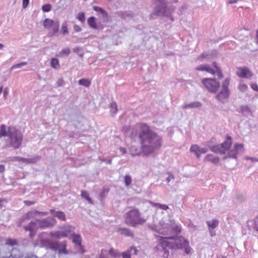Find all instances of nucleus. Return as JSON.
Instances as JSON below:
<instances>
[{
    "instance_id": "nucleus-1",
    "label": "nucleus",
    "mask_w": 258,
    "mask_h": 258,
    "mask_svg": "<svg viewBox=\"0 0 258 258\" xmlns=\"http://www.w3.org/2000/svg\"><path fill=\"white\" fill-rule=\"evenodd\" d=\"M139 140L141 144L140 149L132 146L129 149L133 156L139 155L141 151L146 156L153 154L161 148L162 144V137L151 130L146 124H143L140 126Z\"/></svg>"
},
{
    "instance_id": "nucleus-2",
    "label": "nucleus",
    "mask_w": 258,
    "mask_h": 258,
    "mask_svg": "<svg viewBox=\"0 0 258 258\" xmlns=\"http://www.w3.org/2000/svg\"><path fill=\"white\" fill-rule=\"evenodd\" d=\"M159 242L162 247L165 253H168L166 248L180 249L188 245V241L182 236H160Z\"/></svg>"
},
{
    "instance_id": "nucleus-3",
    "label": "nucleus",
    "mask_w": 258,
    "mask_h": 258,
    "mask_svg": "<svg viewBox=\"0 0 258 258\" xmlns=\"http://www.w3.org/2000/svg\"><path fill=\"white\" fill-rule=\"evenodd\" d=\"M157 4L154 9V14L160 16H164L169 18L172 22L174 18L172 14L175 12V7L172 3H177L178 0H157Z\"/></svg>"
},
{
    "instance_id": "nucleus-4",
    "label": "nucleus",
    "mask_w": 258,
    "mask_h": 258,
    "mask_svg": "<svg viewBox=\"0 0 258 258\" xmlns=\"http://www.w3.org/2000/svg\"><path fill=\"white\" fill-rule=\"evenodd\" d=\"M124 220L126 225L136 227L138 225L144 224L147 220V217H142L140 211L137 208H134L125 213Z\"/></svg>"
},
{
    "instance_id": "nucleus-5",
    "label": "nucleus",
    "mask_w": 258,
    "mask_h": 258,
    "mask_svg": "<svg viewBox=\"0 0 258 258\" xmlns=\"http://www.w3.org/2000/svg\"><path fill=\"white\" fill-rule=\"evenodd\" d=\"M7 136L9 138V146L16 149L21 145L23 136L15 127L11 126L7 128Z\"/></svg>"
},
{
    "instance_id": "nucleus-6",
    "label": "nucleus",
    "mask_w": 258,
    "mask_h": 258,
    "mask_svg": "<svg viewBox=\"0 0 258 258\" xmlns=\"http://www.w3.org/2000/svg\"><path fill=\"white\" fill-rule=\"evenodd\" d=\"M153 229L157 231L159 234L163 235H171L176 234L180 232V228L170 221L165 223L164 221L160 222L159 228L153 227Z\"/></svg>"
},
{
    "instance_id": "nucleus-7",
    "label": "nucleus",
    "mask_w": 258,
    "mask_h": 258,
    "mask_svg": "<svg viewBox=\"0 0 258 258\" xmlns=\"http://www.w3.org/2000/svg\"><path fill=\"white\" fill-rule=\"evenodd\" d=\"M232 145V138L227 135L226 140L222 144L214 146H209L210 150L215 153L221 155L225 154Z\"/></svg>"
},
{
    "instance_id": "nucleus-8",
    "label": "nucleus",
    "mask_w": 258,
    "mask_h": 258,
    "mask_svg": "<svg viewBox=\"0 0 258 258\" xmlns=\"http://www.w3.org/2000/svg\"><path fill=\"white\" fill-rule=\"evenodd\" d=\"M230 79L227 78L224 80L222 84V89L216 96V98L222 103H224L226 99L229 98L230 91L228 87Z\"/></svg>"
},
{
    "instance_id": "nucleus-9",
    "label": "nucleus",
    "mask_w": 258,
    "mask_h": 258,
    "mask_svg": "<svg viewBox=\"0 0 258 258\" xmlns=\"http://www.w3.org/2000/svg\"><path fill=\"white\" fill-rule=\"evenodd\" d=\"M202 82L207 90L212 93H217L220 86V82L215 79L204 78Z\"/></svg>"
},
{
    "instance_id": "nucleus-10",
    "label": "nucleus",
    "mask_w": 258,
    "mask_h": 258,
    "mask_svg": "<svg viewBox=\"0 0 258 258\" xmlns=\"http://www.w3.org/2000/svg\"><path fill=\"white\" fill-rule=\"evenodd\" d=\"M244 151V149L243 144L236 143L234 145V148L229 151L227 153V155L224 156L223 159L225 160L228 158L236 159L237 154L239 153H242Z\"/></svg>"
},
{
    "instance_id": "nucleus-11",
    "label": "nucleus",
    "mask_w": 258,
    "mask_h": 258,
    "mask_svg": "<svg viewBox=\"0 0 258 258\" xmlns=\"http://www.w3.org/2000/svg\"><path fill=\"white\" fill-rule=\"evenodd\" d=\"M38 226L41 229L52 228L56 223V220L51 217H48L43 219H37Z\"/></svg>"
},
{
    "instance_id": "nucleus-12",
    "label": "nucleus",
    "mask_w": 258,
    "mask_h": 258,
    "mask_svg": "<svg viewBox=\"0 0 258 258\" xmlns=\"http://www.w3.org/2000/svg\"><path fill=\"white\" fill-rule=\"evenodd\" d=\"M38 224L36 220L30 222L27 225L23 226V227L25 231H30L29 236L32 238L35 235L37 229L39 228Z\"/></svg>"
},
{
    "instance_id": "nucleus-13",
    "label": "nucleus",
    "mask_w": 258,
    "mask_h": 258,
    "mask_svg": "<svg viewBox=\"0 0 258 258\" xmlns=\"http://www.w3.org/2000/svg\"><path fill=\"white\" fill-rule=\"evenodd\" d=\"M236 75L241 78H249L252 76L251 72L246 67L238 68Z\"/></svg>"
},
{
    "instance_id": "nucleus-14",
    "label": "nucleus",
    "mask_w": 258,
    "mask_h": 258,
    "mask_svg": "<svg viewBox=\"0 0 258 258\" xmlns=\"http://www.w3.org/2000/svg\"><path fill=\"white\" fill-rule=\"evenodd\" d=\"M72 238L73 243L78 247L79 251L81 253H84V251L82 245V238L80 235L73 233L72 235Z\"/></svg>"
},
{
    "instance_id": "nucleus-15",
    "label": "nucleus",
    "mask_w": 258,
    "mask_h": 258,
    "mask_svg": "<svg viewBox=\"0 0 258 258\" xmlns=\"http://www.w3.org/2000/svg\"><path fill=\"white\" fill-rule=\"evenodd\" d=\"M24 253L17 247L13 248L11 250V253L8 258H24Z\"/></svg>"
},
{
    "instance_id": "nucleus-16",
    "label": "nucleus",
    "mask_w": 258,
    "mask_h": 258,
    "mask_svg": "<svg viewBox=\"0 0 258 258\" xmlns=\"http://www.w3.org/2000/svg\"><path fill=\"white\" fill-rule=\"evenodd\" d=\"M51 27L52 29L48 32V36L49 37H52L54 36H57L58 35V30L59 28V23L58 21H56L54 24Z\"/></svg>"
},
{
    "instance_id": "nucleus-17",
    "label": "nucleus",
    "mask_w": 258,
    "mask_h": 258,
    "mask_svg": "<svg viewBox=\"0 0 258 258\" xmlns=\"http://www.w3.org/2000/svg\"><path fill=\"white\" fill-rule=\"evenodd\" d=\"M72 125L76 129H81L83 126L82 118L79 116H75L73 119Z\"/></svg>"
},
{
    "instance_id": "nucleus-18",
    "label": "nucleus",
    "mask_w": 258,
    "mask_h": 258,
    "mask_svg": "<svg viewBox=\"0 0 258 258\" xmlns=\"http://www.w3.org/2000/svg\"><path fill=\"white\" fill-rule=\"evenodd\" d=\"M50 213L54 217H57L58 219L62 221H66V215L62 211H55L54 209L50 210Z\"/></svg>"
},
{
    "instance_id": "nucleus-19",
    "label": "nucleus",
    "mask_w": 258,
    "mask_h": 258,
    "mask_svg": "<svg viewBox=\"0 0 258 258\" xmlns=\"http://www.w3.org/2000/svg\"><path fill=\"white\" fill-rule=\"evenodd\" d=\"M117 232L120 234L123 235L127 237H134V234L132 231L128 228H119L117 229Z\"/></svg>"
},
{
    "instance_id": "nucleus-20",
    "label": "nucleus",
    "mask_w": 258,
    "mask_h": 258,
    "mask_svg": "<svg viewBox=\"0 0 258 258\" xmlns=\"http://www.w3.org/2000/svg\"><path fill=\"white\" fill-rule=\"evenodd\" d=\"M202 105L201 102L199 101H195L193 102H191L190 103L185 104L182 108L183 109H187V108H199L201 107Z\"/></svg>"
},
{
    "instance_id": "nucleus-21",
    "label": "nucleus",
    "mask_w": 258,
    "mask_h": 258,
    "mask_svg": "<svg viewBox=\"0 0 258 258\" xmlns=\"http://www.w3.org/2000/svg\"><path fill=\"white\" fill-rule=\"evenodd\" d=\"M93 10L96 12L101 13L102 15L103 18L106 21H108V15L107 13L100 7L97 6H94Z\"/></svg>"
},
{
    "instance_id": "nucleus-22",
    "label": "nucleus",
    "mask_w": 258,
    "mask_h": 258,
    "mask_svg": "<svg viewBox=\"0 0 258 258\" xmlns=\"http://www.w3.org/2000/svg\"><path fill=\"white\" fill-rule=\"evenodd\" d=\"M206 223L209 229H214L218 226L219 221L216 219H213L211 221H207Z\"/></svg>"
},
{
    "instance_id": "nucleus-23",
    "label": "nucleus",
    "mask_w": 258,
    "mask_h": 258,
    "mask_svg": "<svg viewBox=\"0 0 258 258\" xmlns=\"http://www.w3.org/2000/svg\"><path fill=\"white\" fill-rule=\"evenodd\" d=\"M205 160L216 164L219 162V158L218 157L214 156L212 154H208L205 157Z\"/></svg>"
},
{
    "instance_id": "nucleus-24",
    "label": "nucleus",
    "mask_w": 258,
    "mask_h": 258,
    "mask_svg": "<svg viewBox=\"0 0 258 258\" xmlns=\"http://www.w3.org/2000/svg\"><path fill=\"white\" fill-rule=\"evenodd\" d=\"M41 157L38 155L35 156L32 158H25L24 163L27 164H34L40 161Z\"/></svg>"
},
{
    "instance_id": "nucleus-25",
    "label": "nucleus",
    "mask_w": 258,
    "mask_h": 258,
    "mask_svg": "<svg viewBox=\"0 0 258 258\" xmlns=\"http://www.w3.org/2000/svg\"><path fill=\"white\" fill-rule=\"evenodd\" d=\"M240 111L245 116H247L251 114L250 108L247 105H242L240 107Z\"/></svg>"
},
{
    "instance_id": "nucleus-26",
    "label": "nucleus",
    "mask_w": 258,
    "mask_h": 258,
    "mask_svg": "<svg viewBox=\"0 0 258 258\" xmlns=\"http://www.w3.org/2000/svg\"><path fill=\"white\" fill-rule=\"evenodd\" d=\"M50 235L51 236L60 238L61 237H64L67 236V234L65 231H57V232H51Z\"/></svg>"
},
{
    "instance_id": "nucleus-27",
    "label": "nucleus",
    "mask_w": 258,
    "mask_h": 258,
    "mask_svg": "<svg viewBox=\"0 0 258 258\" xmlns=\"http://www.w3.org/2000/svg\"><path fill=\"white\" fill-rule=\"evenodd\" d=\"M55 23L53 20L46 18L43 21V25L45 28L49 29Z\"/></svg>"
},
{
    "instance_id": "nucleus-28",
    "label": "nucleus",
    "mask_w": 258,
    "mask_h": 258,
    "mask_svg": "<svg viewBox=\"0 0 258 258\" xmlns=\"http://www.w3.org/2000/svg\"><path fill=\"white\" fill-rule=\"evenodd\" d=\"M109 108L110 109V113L111 115L114 116L116 114L117 111V106L116 102H112L109 106Z\"/></svg>"
},
{
    "instance_id": "nucleus-29",
    "label": "nucleus",
    "mask_w": 258,
    "mask_h": 258,
    "mask_svg": "<svg viewBox=\"0 0 258 258\" xmlns=\"http://www.w3.org/2000/svg\"><path fill=\"white\" fill-rule=\"evenodd\" d=\"M50 66L53 69H59L60 67L59 60L56 58H52L50 61Z\"/></svg>"
},
{
    "instance_id": "nucleus-30",
    "label": "nucleus",
    "mask_w": 258,
    "mask_h": 258,
    "mask_svg": "<svg viewBox=\"0 0 258 258\" xmlns=\"http://www.w3.org/2000/svg\"><path fill=\"white\" fill-rule=\"evenodd\" d=\"M88 25L93 29H97V26L95 21V18L91 17L88 19Z\"/></svg>"
},
{
    "instance_id": "nucleus-31",
    "label": "nucleus",
    "mask_w": 258,
    "mask_h": 258,
    "mask_svg": "<svg viewBox=\"0 0 258 258\" xmlns=\"http://www.w3.org/2000/svg\"><path fill=\"white\" fill-rule=\"evenodd\" d=\"M91 83V81L89 79H82L79 81V84L80 85H82L86 87H89Z\"/></svg>"
},
{
    "instance_id": "nucleus-32",
    "label": "nucleus",
    "mask_w": 258,
    "mask_h": 258,
    "mask_svg": "<svg viewBox=\"0 0 258 258\" xmlns=\"http://www.w3.org/2000/svg\"><path fill=\"white\" fill-rule=\"evenodd\" d=\"M48 246L51 250L56 251L59 249V245L57 242H49L48 244Z\"/></svg>"
},
{
    "instance_id": "nucleus-33",
    "label": "nucleus",
    "mask_w": 258,
    "mask_h": 258,
    "mask_svg": "<svg viewBox=\"0 0 258 258\" xmlns=\"http://www.w3.org/2000/svg\"><path fill=\"white\" fill-rule=\"evenodd\" d=\"M200 147L197 145H192L190 147V151L191 152L194 153L199 158V152Z\"/></svg>"
},
{
    "instance_id": "nucleus-34",
    "label": "nucleus",
    "mask_w": 258,
    "mask_h": 258,
    "mask_svg": "<svg viewBox=\"0 0 258 258\" xmlns=\"http://www.w3.org/2000/svg\"><path fill=\"white\" fill-rule=\"evenodd\" d=\"M73 52L77 53L80 57H83L84 53L82 51V48L80 47H75L73 49Z\"/></svg>"
},
{
    "instance_id": "nucleus-35",
    "label": "nucleus",
    "mask_w": 258,
    "mask_h": 258,
    "mask_svg": "<svg viewBox=\"0 0 258 258\" xmlns=\"http://www.w3.org/2000/svg\"><path fill=\"white\" fill-rule=\"evenodd\" d=\"M7 126L2 124L0 127V138L2 137H7Z\"/></svg>"
},
{
    "instance_id": "nucleus-36",
    "label": "nucleus",
    "mask_w": 258,
    "mask_h": 258,
    "mask_svg": "<svg viewBox=\"0 0 258 258\" xmlns=\"http://www.w3.org/2000/svg\"><path fill=\"white\" fill-rule=\"evenodd\" d=\"M29 220L28 219H27V217L26 216V214L23 215L18 220L17 222V225L19 227L22 226V223L26 222V221Z\"/></svg>"
},
{
    "instance_id": "nucleus-37",
    "label": "nucleus",
    "mask_w": 258,
    "mask_h": 258,
    "mask_svg": "<svg viewBox=\"0 0 258 258\" xmlns=\"http://www.w3.org/2000/svg\"><path fill=\"white\" fill-rule=\"evenodd\" d=\"M36 213H39L38 211L37 210H34V211H30L27 212L26 214L27 217V219L28 220H30L31 219H34L35 218V215H36Z\"/></svg>"
},
{
    "instance_id": "nucleus-38",
    "label": "nucleus",
    "mask_w": 258,
    "mask_h": 258,
    "mask_svg": "<svg viewBox=\"0 0 258 258\" xmlns=\"http://www.w3.org/2000/svg\"><path fill=\"white\" fill-rule=\"evenodd\" d=\"M81 197L86 199L87 201H88L90 203H92V201L91 199L90 198L89 194L86 191H82Z\"/></svg>"
},
{
    "instance_id": "nucleus-39",
    "label": "nucleus",
    "mask_w": 258,
    "mask_h": 258,
    "mask_svg": "<svg viewBox=\"0 0 258 258\" xmlns=\"http://www.w3.org/2000/svg\"><path fill=\"white\" fill-rule=\"evenodd\" d=\"M71 53V50L69 48H65L61 50L59 52V56H62L63 55L68 56Z\"/></svg>"
},
{
    "instance_id": "nucleus-40",
    "label": "nucleus",
    "mask_w": 258,
    "mask_h": 258,
    "mask_svg": "<svg viewBox=\"0 0 258 258\" xmlns=\"http://www.w3.org/2000/svg\"><path fill=\"white\" fill-rule=\"evenodd\" d=\"M6 244L10 246H14L17 245V241L14 239L9 238L7 239L6 241Z\"/></svg>"
},
{
    "instance_id": "nucleus-41",
    "label": "nucleus",
    "mask_w": 258,
    "mask_h": 258,
    "mask_svg": "<svg viewBox=\"0 0 258 258\" xmlns=\"http://www.w3.org/2000/svg\"><path fill=\"white\" fill-rule=\"evenodd\" d=\"M187 9V6L186 4H183L181 5V6L179 8L178 12H177V14H178V15L180 16V15H182L184 11H185V10Z\"/></svg>"
},
{
    "instance_id": "nucleus-42",
    "label": "nucleus",
    "mask_w": 258,
    "mask_h": 258,
    "mask_svg": "<svg viewBox=\"0 0 258 258\" xmlns=\"http://www.w3.org/2000/svg\"><path fill=\"white\" fill-rule=\"evenodd\" d=\"M118 15L122 19H125L127 17H131L132 14L126 12H119Z\"/></svg>"
},
{
    "instance_id": "nucleus-43",
    "label": "nucleus",
    "mask_w": 258,
    "mask_h": 258,
    "mask_svg": "<svg viewBox=\"0 0 258 258\" xmlns=\"http://www.w3.org/2000/svg\"><path fill=\"white\" fill-rule=\"evenodd\" d=\"M132 181V179L131 176L128 175H126L124 176V183L126 186H128L131 184Z\"/></svg>"
},
{
    "instance_id": "nucleus-44",
    "label": "nucleus",
    "mask_w": 258,
    "mask_h": 258,
    "mask_svg": "<svg viewBox=\"0 0 258 258\" xmlns=\"http://www.w3.org/2000/svg\"><path fill=\"white\" fill-rule=\"evenodd\" d=\"M61 32L63 35H66L69 33L67 24L66 22H64L62 24Z\"/></svg>"
},
{
    "instance_id": "nucleus-45",
    "label": "nucleus",
    "mask_w": 258,
    "mask_h": 258,
    "mask_svg": "<svg viewBox=\"0 0 258 258\" xmlns=\"http://www.w3.org/2000/svg\"><path fill=\"white\" fill-rule=\"evenodd\" d=\"M51 9V6L50 4L44 5L42 7V10L44 12H48Z\"/></svg>"
},
{
    "instance_id": "nucleus-46",
    "label": "nucleus",
    "mask_w": 258,
    "mask_h": 258,
    "mask_svg": "<svg viewBox=\"0 0 258 258\" xmlns=\"http://www.w3.org/2000/svg\"><path fill=\"white\" fill-rule=\"evenodd\" d=\"M204 71H206L212 74H215V71L213 69H212L208 64H205Z\"/></svg>"
},
{
    "instance_id": "nucleus-47",
    "label": "nucleus",
    "mask_w": 258,
    "mask_h": 258,
    "mask_svg": "<svg viewBox=\"0 0 258 258\" xmlns=\"http://www.w3.org/2000/svg\"><path fill=\"white\" fill-rule=\"evenodd\" d=\"M27 64V62H22L16 64H14L13 66L11 68V69H17V68H20L24 66H26Z\"/></svg>"
},
{
    "instance_id": "nucleus-48",
    "label": "nucleus",
    "mask_w": 258,
    "mask_h": 258,
    "mask_svg": "<svg viewBox=\"0 0 258 258\" xmlns=\"http://www.w3.org/2000/svg\"><path fill=\"white\" fill-rule=\"evenodd\" d=\"M253 228L258 232V217H255L253 220Z\"/></svg>"
},
{
    "instance_id": "nucleus-49",
    "label": "nucleus",
    "mask_w": 258,
    "mask_h": 258,
    "mask_svg": "<svg viewBox=\"0 0 258 258\" xmlns=\"http://www.w3.org/2000/svg\"><path fill=\"white\" fill-rule=\"evenodd\" d=\"M108 191H109L108 189H105V188L103 189L100 193V197L101 198V199H103L105 198L106 196V195L108 192Z\"/></svg>"
},
{
    "instance_id": "nucleus-50",
    "label": "nucleus",
    "mask_w": 258,
    "mask_h": 258,
    "mask_svg": "<svg viewBox=\"0 0 258 258\" xmlns=\"http://www.w3.org/2000/svg\"><path fill=\"white\" fill-rule=\"evenodd\" d=\"M77 19L82 22H84L85 20V14L84 13H79L77 16Z\"/></svg>"
},
{
    "instance_id": "nucleus-51",
    "label": "nucleus",
    "mask_w": 258,
    "mask_h": 258,
    "mask_svg": "<svg viewBox=\"0 0 258 258\" xmlns=\"http://www.w3.org/2000/svg\"><path fill=\"white\" fill-rule=\"evenodd\" d=\"M238 89L241 92H244L246 91L247 86L245 84H240L238 86Z\"/></svg>"
},
{
    "instance_id": "nucleus-52",
    "label": "nucleus",
    "mask_w": 258,
    "mask_h": 258,
    "mask_svg": "<svg viewBox=\"0 0 258 258\" xmlns=\"http://www.w3.org/2000/svg\"><path fill=\"white\" fill-rule=\"evenodd\" d=\"M109 253L113 257H116L118 255V253L112 248H110L108 251Z\"/></svg>"
},
{
    "instance_id": "nucleus-53",
    "label": "nucleus",
    "mask_w": 258,
    "mask_h": 258,
    "mask_svg": "<svg viewBox=\"0 0 258 258\" xmlns=\"http://www.w3.org/2000/svg\"><path fill=\"white\" fill-rule=\"evenodd\" d=\"M168 176L166 177V180L167 183H169L171 180L174 179V176L172 174L170 173H168Z\"/></svg>"
},
{
    "instance_id": "nucleus-54",
    "label": "nucleus",
    "mask_w": 258,
    "mask_h": 258,
    "mask_svg": "<svg viewBox=\"0 0 258 258\" xmlns=\"http://www.w3.org/2000/svg\"><path fill=\"white\" fill-rule=\"evenodd\" d=\"M217 73V75L219 78V79H221L223 77V75L222 72L220 68H217V70L215 71V73Z\"/></svg>"
},
{
    "instance_id": "nucleus-55",
    "label": "nucleus",
    "mask_w": 258,
    "mask_h": 258,
    "mask_svg": "<svg viewBox=\"0 0 258 258\" xmlns=\"http://www.w3.org/2000/svg\"><path fill=\"white\" fill-rule=\"evenodd\" d=\"M58 252L59 254H61V253H63L64 254H68V251H67V250L66 249V248L65 247H63L62 248H59Z\"/></svg>"
},
{
    "instance_id": "nucleus-56",
    "label": "nucleus",
    "mask_w": 258,
    "mask_h": 258,
    "mask_svg": "<svg viewBox=\"0 0 258 258\" xmlns=\"http://www.w3.org/2000/svg\"><path fill=\"white\" fill-rule=\"evenodd\" d=\"M208 151L207 149L205 148H200L199 149V158H200L201 154H205Z\"/></svg>"
},
{
    "instance_id": "nucleus-57",
    "label": "nucleus",
    "mask_w": 258,
    "mask_h": 258,
    "mask_svg": "<svg viewBox=\"0 0 258 258\" xmlns=\"http://www.w3.org/2000/svg\"><path fill=\"white\" fill-rule=\"evenodd\" d=\"M14 160L17 161L18 162H22L24 163L25 158H22L20 157H14Z\"/></svg>"
},
{
    "instance_id": "nucleus-58",
    "label": "nucleus",
    "mask_w": 258,
    "mask_h": 258,
    "mask_svg": "<svg viewBox=\"0 0 258 258\" xmlns=\"http://www.w3.org/2000/svg\"><path fill=\"white\" fill-rule=\"evenodd\" d=\"M63 83H64L63 80L62 78H60L57 81L56 84L58 87H60V86H62Z\"/></svg>"
},
{
    "instance_id": "nucleus-59",
    "label": "nucleus",
    "mask_w": 258,
    "mask_h": 258,
    "mask_svg": "<svg viewBox=\"0 0 258 258\" xmlns=\"http://www.w3.org/2000/svg\"><path fill=\"white\" fill-rule=\"evenodd\" d=\"M204 69H205V64L201 65L199 67H198L195 69L196 70L199 71H204Z\"/></svg>"
},
{
    "instance_id": "nucleus-60",
    "label": "nucleus",
    "mask_w": 258,
    "mask_h": 258,
    "mask_svg": "<svg viewBox=\"0 0 258 258\" xmlns=\"http://www.w3.org/2000/svg\"><path fill=\"white\" fill-rule=\"evenodd\" d=\"M24 203L26 205L28 206H31L35 204L34 202L30 201H24Z\"/></svg>"
},
{
    "instance_id": "nucleus-61",
    "label": "nucleus",
    "mask_w": 258,
    "mask_h": 258,
    "mask_svg": "<svg viewBox=\"0 0 258 258\" xmlns=\"http://www.w3.org/2000/svg\"><path fill=\"white\" fill-rule=\"evenodd\" d=\"M74 29L76 32H80L82 30L80 26L77 25H75L74 26Z\"/></svg>"
},
{
    "instance_id": "nucleus-62",
    "label": "nucleus",
    "mask_w": 258,
    "mask_h": 258,
    "mask_svg": "<svg viewBox=\"0 0 258 258\" xmlns=\"http://www.w3.org/2000/svg\"><path fill=\"white\" fill-rule=\"evenodd\" d=\"M29 3V0H23V8H26Z\"/></svg>"
},
{
    "instance_id": "nucleus-63",
    "label": "nucleus",
    "mask_w": 258,
    "mask_h": 258,
    "mask_svg": "<svg viewBox=\"0 0 258 258\" xmlns=\"http://www.w3.org/2000/svg\"><path fill=\"white\" fill-rule=\"evenodd\" d=\"M251 87L253 90L258 91V86L256 84H252L251 85Z\"/></svg>"
},
{
    "instance_id": "nucleus-64",
    "label": "nucleus",
    "mask_w": 258,
    "mask_h": 258,
    "mask_svg": "<svg viewBox=\"0 0 258 258\" xmlns=\"http://www.w3.org/2000/svg\"><path fill=\"white\" fill-rule=\"evenodd\" d=\"M24 258H38L36 255L33 254H27Z\"/></svg>"
}]
</instances>
